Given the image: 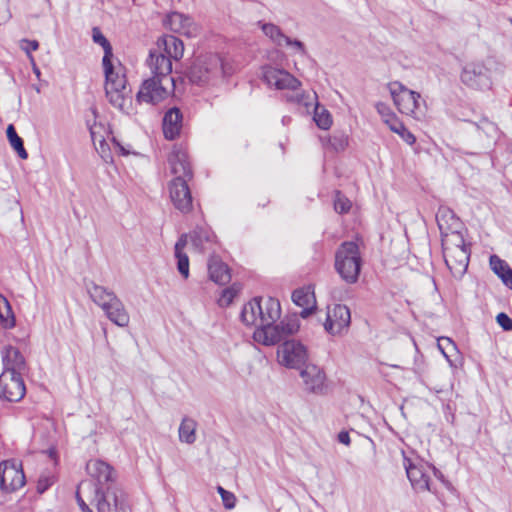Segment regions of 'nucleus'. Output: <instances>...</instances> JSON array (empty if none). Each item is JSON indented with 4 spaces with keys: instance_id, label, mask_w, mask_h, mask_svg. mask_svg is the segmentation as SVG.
Returning <instances> with one entry per match:
<instances>
[{
    "instance_id": "nucleus-1",
    "label": "nucleus",
    "mask_w": 512,
    "mask_h": 512,
    "mask_svg": "<svg viewBox=\"0 0 512 512\" xmlns=\"http://www.w3.org/2000/svg\"><path fill=\"white\" fill-rule=\"evenodd\" d=\"M231 73V67L224 63L220 55L209 53L195 58L189 69L188 78L193 84L204 86L214 84Z\"/></svg>"
},
{
    "instance_id": "nucleus-2",
    "label": "nucleus",
    "mask_w": 512,
    "mask_h": 512,
    "mask_svg": "<svg viewBox=\"0 0 512 512\" xmlns=\"http://www.w3.org/2000/svg\"><path fill=\"white\" fill-rule=\"evenodd\" d=\"M102 69L105 78L104 90L108 102L124 112L126 96L130 92L126 86L127 79L124 66L120 61H114V64L102 67Z\"/></svg>"
},
{
    "instance_id": "nucleus-3",
    "label": "nucleus",
    "mask_w": 512,
    "mask_h": 512,
    "mask_svg": "<svg viewBox=\"0 0 512 512\" xmlns=\"http://www.w3.org/2000/svg\"><path fill=\"white\" fill-rule=\"evenodd\" d=\"M441 242L446 266L455 278L460 279L466 273L470 259V249L463 234H451Z\"/></svg>"
},
{
    "instance_id": "nucleus-4",
    "label": "nucleus",
    "mask_w": 512,
    "mask_h": 512,
    "mask_svg": "<svg viewBox=\"0 0 512 512\" xmlns=\"http://www.w3.org/2000/svg\"><path fill=\"white\" fill-rule=\"evenodd\" d=\"M335 270L347 284L358 281L362 259L358 245L353 241L343 242L335 253Z\"/></svg>"
},
{
    "instance_id": "nucleus-5",
    "label": "nucleus",
    "mask_w": 512,
    "mask_h": 512,
    "mask_svg": "<svg viewBox=\"0 0 512 512\" xmlns=\"http://www.w3.org/2000/svg\"><path fill=\"white\" fill-rule=\"evenodd\" d=\"M263 79L269 85L278 90H289L292 93L286 94V100L297 104H303L306 107L310 105L307 101L309 96L300 89L301 82L294 77L291 73L284 69L275 68L272 66L263 67Z\"/></svg>"
},
{
    "instance_id": "nucleus-6",
    "label": "nucleus",
    "mask_w": 512,
    "mask_h": 512,
    "mask_svg": "<svg viewBox=\"0 0 512 512\" xmlns=\"http://www.w3.org/2000/svg\"><path fill=\"white\" fill-rule=\"evenodd\" d=\"M387 88L400 113L412 116L417 120L425 116L426 102L421 99L418 92L408 89L399 81L388 83Z\"/></svg>"
},
{
    "instance_id": "nucleus-7",
    "label": "nucleus",
    "mask_w": 512,
    "mask_h": 512,
    "mask_svg": "<svg viewBox=\"0 0 512 512\" xmlns=\"http://www.w3.org/2000/svg\"><path fill=\"white\" fill-rule=\"evenodd\" d=\"M299 328V320L294 316L285 318L278 324H276V322L267 323V325L256 328L253 333V338L260 344L272 346L284 340L286 337L295 334Z\"/></svg>"
},
{
    "instance_id": "nucleus-8",
    "label": "nucleus",
    "mask_w": 512,
    "mask_h": 512,
    "mask_svg": "<svg viewBox=\"0 0 512 512\" xmlns=\"http://www.w3.org/2000/svg\"><path fill=\"white\" fill-rule=\"evenodd\" d=\"M98 306L104 311L107 318L119 327H126L130 317L122 301L112 291L98 286Z\"/></svg>"
},
{
    "instance_id": "nucleus-9",
    "label": "nucleus",
    "mask_w": 512,
    "mask_h": 512,
    "mask_svg": "<svg viewBox=\"0 0 512 512\" xmlns=\"http://www.w3.org/2000/svg\"><path fill=\"white\" fill-rule=\"evenodd\" d=\"M173 88L174 82H166L161 77L152 76L142 82L136 94V101L152 105L158 104L169 96Z\"/></svg>"
},
{
    "instance_id": "nucleus-10",
    "label": "nucleus",
    "mask_w": 512,
    "mask_h": 512,
    "mask_svg": "<svg viewBox=\"0 0 512 512\" xmlns=\"http://www.w3.org/2000/svg\"><path fill=\"white\" fill-rule=\"evenodd\" d=\"M277 357L281 365L300 369L306 363L308 356L304 345L296 340H288L278 347Z\"/></svg>"
},
{
    "instance_id": "nucleus-11",
    "label": "nucleus",
    "mask_w": 512,
    "mask_h": 512,
    "mask_svg": "<svg viewBox=\"0 0 512 512\" xmlns=\"http://www.w3.org/2000/svg\"><path fill=\"white\" fill-rule=\"evenodd\" d=\"M25 484V475L20 463L15 460L0 462V488L5 492H14Z\"/></svg>"
},
{
    "instance_id": "nucleus-12",
    "label": "nucleus",
    "mask_w": 512,
    "mask_h": 512,
    "mask_svg": "<svg viewBox=\"0 0 512 512\" xmlns=\"http://www.w3.org/2000/svg\"><path fill=\"white\" fill-rule=\"evenodd\" d=\"M26 393L22 375L3 371L0 374V398L9 402L20 401Z\"/></svg>"
},
{
    "instance_id": "nucleus-13",
    "label": "nucleus",
    "mask_w": 512,
    "mask_h": 512,
    "mask_svg": "<svg viewBox=\"0 0 512 512\" xmlns=\"http://www.w3.org/2000/svg\"><path fill=\"white\" fill-rule=\"evenodd\" d=\"M351 323L350 309L346 305L336 304L328 308L325 330L331 335H339L346 331Z\"/></svg>"
},
{
    "instance_id": "nucleus-14",
    "label": "nucleus",
    "mask_w": 512,
    "mask_h": 512,
    "mask_svg": "<svg viewBox=\"0 0 512 512\" xmlns=\"http://www.w3.org/2000/svg\"><path fill=\"white\" fill-rule=\"evenodd\" d=\"M187 182L188 179L175 177L169 184L171 202L182 213H188L192 210V195Z\"/></svg>"
},
{
    "instance_id": "nucleus-15",
    "label": "nucleus",
    "mask_w": 512,
    "mask_h": 512,
    "mask_svg": "<svg viewBox=\"0 0 512 512\" xmlns=\"http://www.w3.org/2000/svg\"><path fill=\"white\" fill-rule=\"evenodd\" d=\"M98 512H129L125 495L112 484L109 485L98 500Z\"/></svg>"
},
{
    "instance_id": "nucleus-16",
    "label": "nucleus",
    "mask_w": 512,
    "mask_h": 512,
    "mask_svg": "<svg viewBox=\"0 0 512 512\" xmlns=\"http://www.w3.org/2000/svg\"><path fill=\"white\" fill-rule=\"evenodd\" d=\"M404 466L406 469L407 477L415 491H431L430 477L427 473L428 470H430V467L421 463L414 464L408 458H404Z\"/></svg>"
},
{
    "instance_id": "nucleus-17",
    "label": "nucleus",
    "mask_w": 512,
    "mask_h": 512,
    "mask_svg": "<svg viewBox=\"0 0 512 512\" xmlns=\"http://www.w3.org/2000/svg\"><path fill=\"white\" fill-rule=\"evenodd\" d=\"M436 221L441 234V240L451 234H462V222L449 207L441 206L436 213Z\"/></svg>"
},
{
    "instance_id": "nucleus-18",
    "label": "nucleus",
    "mask_w": 512,
    "mask_h": 512,
    "mask_svg": "<svg viewBox=\"0 0 512 512\" xmlns=\"http://www.w3.org/2000/svg\"><path fill=\"white\" fill-rule=\"evenodd\" d=\"M148 65L154 77H161L166 82H174V79L170 76L172 72V59L166 57L158 49L150 51Z\"/></svg>"
},
{
    "instance_id": "nucleus-19",
    "label": "nucleus",
    "mask_w": 512,
    "mask_h": 512,
    "mask_svg": "<svg viewBox=\"0 0 512 512\" xmlns=\"http://www.w3.org/2000/svg\"><path fill=\"white\" fill-rule=\"evenodd\" d=\"M300 376L303 380L305 389L313 393H322L325 389V373L316 365H305L301 370Z\"/></svg>"
},
{
    "instance_id": "nucleus-20",
    "label": "nucleus",
    "mask_w": 512,
    "mask_h": 512,
    "mask_svg": "<svg viewBox=\"0 0 512 512\" xmlns=\"http://www.w3.org/2000/svg\"><path fill=\"white\" fill-rule=\"evenodd\" d=\"M168 161L171 166V171L175 177L188 179V181L191 180L193 174L185 150L182 148H174L168 158Z\"/></svg>"
},
{
    "instance_id": "nucleus-21",
    "label": "nucleus",
    "mask_w": 512,
    "mask_h": 512,
    "mask_svg": "<svg viewBox=\"0 0 512 512\" xmlns=\"http://www.w3.org/2000/svg\"><path fill=\"white\" fill-rule=\"evenodd\" d=\"M77 503L82 512H93L89 505L96 501V482L93 478L79 483L76 491Z\"/></svg>"
},
{
    "instance_id": "nucleus-22",
    "label": "nucleus",
    "mask_w": 512,
    "mask_h": 512,
    "mask_svg": "<svg viewBox=\"0 0 512 512\" xmlns=\"http://www.w3.org/2000/svg\"><path fill=\"white\" fill-rule=\"evenodd\" d=\"M292 301L302 307L300 316L307 318L316 310V298L310 287L298 288L292 293Z\"/></svg>"
},
{
    "instance_id": "nucleus-23",
    "label": "nucleus",
    "mask_w": 512,
    "mask_h": 512,
    "mask_svg": "<svg viewBox=\"0 0 512 512\" xmlns=\"http://www.w3.org/2000/svg\"><path fill=\"white\" fill-rule=\"evenodd\" d=\"M157 49L172 60H180L184 54L182 40L173 35H163L157 40Z\"/></svg>"
},
{
    "instance_id": "nucleus-24",
    "label": "nucleus",
    "mask_w": 512,
    "mask_h": 512,
    "mask_svg": "<svg viewBox=\"0 0 512 512\" xmlns=\"http://www.w3.org/2000/svg\"><path fill=\"white\" fill-rule=\"evenodd\" d=\"M3 371L14 372L22 375L26 369V362L21 352L13 347L7 346L2 351Z\"/></svg>"
},
{
    "instance_id": "nucleus-25",
    "label": "nucleus",
    "mask_w": 512,
    "mask_h": 512,
    "mask_svg": "<svg viewBox=\"0 0 512 512\" xmlns=\"http://www.w3.org/2000/svg\"><path fill=\"white\" fill-rule=\"evenodd\" d=\"M182 127V113L177 107L170 108L163 117V133L166 139H175Z\"/></svg>"
},
{
    "instance_id": "nucleus-26",
    "label": "nucleus",
    "mask_w": 512,
    "mask_h": 512,
    "mask_svg": "<svg viewBox=\"0 0 512 512\" xmlns=\"http://www.w3.org/2000/svg\"><path fill=\"white\" fill-rule=\"evenodd\" d=\"M164 25L171 31L190 35L193 30L192 19L180 12H172L168 14L164 20Z\"/></svg>"
},
{
    "instance_id": "nucleus-27",
    "label": "nucleus",
    "mask_w": 512,
    "mask_h": 512,
    "mask_svg": "<svg viewBox=\"0 0 512 512\" xmlns=\"http://www.w3.org/2000/svg\"><path fill=\"white\" fill-rule=\"evenodd\" d=\"M261 314L259 315L258 327L275 323L281 316V306L277 299L268 298L261 302Z\"/></svg>"
},
{
    "instance_id": "nucleus-28",
    "label": "nucleus",
    "mask_w": 512,
    "mask_h": 512,
    "mask_svg": "<svg viewBox=\"0 0 512 512\" xmlns=\"http://www.w3.org/2000/svg\"><path fill=\"white\" fill-rule=\"evenodd\" d=\"M208 272L210 279L219 285H225L231 280V274L228 266L218 257L210 258L208 263Z\"/></svg>"
},
{
    "instance_id": "nucleus-29",
    "label": "nucleus",
    "mask_w": 512,
    "mask_h": 512,
    "mask_svg": "<svg viewBox=\"0 0 512 512\" xmlns=\"http://www.w3.org/2000/svg\"><path fill=\"white\" fill-rule=\"evenodd\" d=\"M485 80L486 75L483 73V67L479 65H468L461 73V81L471 88H481Z\"/></svg>"
},
{
    "instance_id": "nucleus-30",
    "label": "nucleus",
    "mask_w": 512,
    "mask_h": 512,
    "mask_svg": "<svg viewBox=\"0 0 512 512\" xmlns=\"http://www.w3.org/2000/svg\"><path fill=\"white\" fill-rule=\"evenodd\" d=\"M260 312L261 298H254L244 305L241 312V320L246 325H254L258 328Z\"/></svg>"
},
{
    "instance_id": "nucleus-31",
    "label": "nucleus",
    "mask_w": 512,
    "mask_h": 512,
    "mask_svg": "<svg viewBox=\"0 0 512 512\" xmlns=\"http://www.w3.org/2000/svg\"><path fill=\"white\" fill-rule=\"evenodd\" d=\"M213 237L214 235L212 231L205 227H196L190 233V240L192 245L199 252H203L205 250V244L211 242Z\"/></svg>"
},
{
    "instance_id": "nucleus-32",
    "label": "nucleus",
    "mask_w": 512,
    "mask_h": 512,
    "mask_svg": "<svg viewBox=\"0 0 512 512\" xmlns=\"http://www.w3.org/2000/svg\"><path fill=\"white\" fill-rule=\"evenodd\" d=\"M259 25L261 27L262 32L265 34L266 37H268L273 44H275L278 47H283L287 37L279 26L273 24V23H262L259 22Z\"/></svg>"
},
{
    "instance_id": "nucleus-33",
    "label": "nucleus",
    "mask_w": 512,
    "mask_h": 512,
    "mask_svg": "<svg viewBox=\"0 0 512 512\" xmlns=\"http://www.w3.org/2000/svg\"><path fill=\"white\" fill-rule=\"evenodd\" d=\"M197 423L194 419L183 418L179 427V440L187 444H193L196 441Z\"/></svg>"
},
{
    "instance_id": "nucleus-34",
    "label": "nucleus",
    "mask_w": 512,
    "mask_h": 512,
    "mask_svg": "<svg viewBox=\"0 0 512 512\" xmlns=\"http://www.w3.org/2000/svg\"><path fill=\"white\" fill-rule=\"evenodd\" d=\"M6 135L10 146L16 151L19 158L26 160L28 158V153L24 147L23 140L18 136L12 124L8 125Z\"/></svg>"
},
{
    "instance_id": "nucleus-35",
    "label": "nucleus",
    "mask_w": 512,
    "mask_h": 512,
    "mask_svg": "<svg viewBox=\"0 0 512 512\" xmlns=\"http://www.w3.org/2000/svg\"><path fill=\"white\" fill-rule=\"evenodd\" d=\"M0 324L3 328L14 327L15 318L8 300L0 294Z\"/></svg>"
},
{
    "instance_id": "nucleus-36",
    "label": "nucleus",
    "mask_w": 512,
    "mask_h": 512,
    "mask_svg": "<svg viewBox=\"0 0 512 512\" xmlns=\"http://www.w3.org/2000/svg\"><path fill=\"white\" fill-rule=\"evenodd\" d=\"M98 46L103 49L102 67L114 64V61H119L113 54V48L109 40L98 31Z\"/></svg>"
},
{
    "instance_id": "nucleus-37",
    "label": "nucleus",
    "mask_w": 512,
    "mask_h": 512,
    "mask_svg": "<svg viewBox=\"0 0 512 512\" xmlns=\"http://www.w3.org/2000/svg\"><path fill=\"white\" fill-rule=\"evenodd\" d=\"M313 119L316 125L323 130L329 129L332 125L331 114L326 108L321 107L317 102L315 103Z\"/></svg>"
},
{
    "instance_id": "nucleus-38",
    "label": "nucleus",
    "mask_w": 512,
    "mask_h": 512,
    "mask_svg": "<svg viewBox=\"0 0 512 512\" xmlns=\"http://www.w3.org/2000/svg\"><path fill=\"white\" fill-rule=\"evenodd\" d=\"M105 480L113 483L116 479V472L108 463L98 460V483Z\"/></svg>"
},
{
    "instance_id": "nucleus-39",
    "label": "nucleus",
    "mask_w": 512,
    "mask_h": 512,
    "mask_svg": "<svg viewBox=\"0 0 512 512\" xmlns=\"http://www.w3.org/2000/svg\"><path fill=\"white\" fill-rule=\"evenodd\" d=\"M351 208V202L339 191L335 194L334 209L337 213H347Z\"/></svg>"
},
{
    "instance_id": "nucleus-40",
    "label": "nucleus",
    "mask_w": 512,
    "mask_h": 512,
    "mask_svg": "<svg viewBox=\"0 0 512 512\" xmlns=\"http://www.w3.org/2000/svg\"><path fill=\"white\" fill-rule=\"evenodd\" d=\"M329 144L335 151H343L348 146V137L344 133L334 134L329 139Z\"/></svg>"
},
{
    "instance_id": "nucleus-41",
    "label": "nucleus",
    "mask_w": 512,
    "mask_h": 512,
    "mask_svg": "<svg viewBox=\"0 0 512 512\" xmlns=\"http://www.w3.org/2000/svg\"><path fill=\"white\" fill-rule=\"evenodd\" d=\"M490 268L491 270L500 277L501 274H503L507 268H509V265L499 258L497 255H491L489 260Z\"/></svg>"
},
{
    "instance_id": "nucleus-42",
    "label": "nucleus",
    "mask_w": 512,
    "mask_h": 512,
    "mask_svg": "<svg viewBox=\"0 0 512 512\" xmlns=\"http://www.w3.org/2000/svg\"><path fill=\"white\" fill-rule=\"evenodd\" d=\"M175 258L177 259V269L179 273L183 278L187 279L189 277V258L187 254L184 252L175 254Z\"/></svg>"
},
{
    "instance_id": "nucleus-43",
    "label": "nucleus",
    "mask_w": 512,
    "mask_h": 512,
    "mask_svg": "<svg viewBox=\"0 0 512 512\" xmlns=\"http://www.w3.org/2000/svg\"><path fill=\"white\" fill-rule=\"evenodd\" d=\"M237 290L233 287L226 288L222 291L220 298L218 299V303L222 307L229 306L234 297L236 296Z\"/></svg>"
},
{
    "instance_id": "nucleus-44",
    "label": "nucleus",
    "mask_w": 512,
    "mask_h": 512,
    "mask_svg": "<svg viewBox=\"0 0 512 512\" xmlns=\"http://www.w3.org/2000/svg\"><path fill=\"white\" fill-rule=\"evenodd\" d=\"M284 46L290 47L295 52H297L303 56L307 54L306 47H305L304 43L301 42L300 40L291 39L290 37H287V40H286Z\"/></svg>"
},
{
    "instance_id": "nucleus-45",
    "label": "nucleus",
    "mask_w": 512,
    "mask_h": 512,
    "mask_svg": "<svg viewBox=\"0 0 512 512\" xmlns=\"http://www.w3.org/2000/svg\"><path fill=\"white\" fill-rule=\"evenodd\" d=\"M20 48L26 52L30 59V56H32L31 52L36 51L39 48V43L36 40L23 39L20 42Z\"/></svg>"
},
{
    "instance_id": "nucleus-46",
    "label": "nucleus",
    "mask_w": 512,
    "mask_h": 512,
    "mask_svg": "<svg viewBox=\"0 0 512 512\" xmlns=\"http://www.w3.org/2000/svg\"><path fill=\"white\" fill-rule=\"evenodd\" d=\"M496 322L504 331L512 330V319L504 312L499 313L496 316Z\"/></svg>"
},
{
    "instance_id": "nucleus-47",
    "label": "nucleus",
    "mask_w": 512,
    "mask_h": 512,
    "mask_svg": "<svg viewBox=\"0 0 512 512\" xmlns=\"http://www.w3.org/2000/svg\"><path fill=\"white\" fill-rule=\"evenodd\" d=\"M394 133L399 132V130H403L404 124L399 120L396 114H393L391 117L384 121Z\"/></svg>"
},
{
    "instance_id": "nucleus-48",
    "label": "nucleus",
    "mask_w": 512,
    "mask_h": 512,
    "mask_svg": "<svg viewBox=\"0 0 512 512\" xmlns=\"http://www.w3.org/2000/svg\"><path fill=\"white\" fill-rule=\"evenodd\" d=\"M376 110L377 112L380 114V116L382 117L383 121H385L386 119H388L389 117H391L393 114H395L391 108L389 107L388 104L384 103V102H378L376 104Z\"/></svg>"
},
{
    "instance_id": "nucleus-49",
    "label": "nucleus",
    "mask_w": 512,
    "mask_h": 512,
    "mask_svg": "<svg viewBox=\"0 0 512 512\" xmlns=\"http://www.w3.org/2000/svg\"><path fill=\"white\" fill-rule=\"evenodd\" d=\"M438 347L442 351L443 355L448 359V354L445 349L455 350L456 346L451 339L443 337L438 340Z\"/></svg>"
},
{
    "instance_id": "nucleus-50",
    "label": "nucleus",
    "mask_w": 512,
    "mask_h": 512,
    "mask_svg": "<svg viewBox=\"0 0 512 512\" xmlns=\"http://www.w3.org/2000/svg\"><path fill=\"white\" fill-rule=\"evenodd\" d=\"M188 239H190V234L183 233L179 239L177 240L175 247H174V254L182 253L184 248L186 247L188 243Z\"/></svg>"
},
{
    "instance_id": "nucleus-51",
    "label": "nucleus",
    "mask_w": 512,
    "mask_h": 512,
    "mask_svg": "<svg viewBox=\"0 0 512 512\" xmlns=\"http://www.w3.org/2000/svg\"><path fill=\"white\" fill-rule=\"evenodd\" d=\"M10 18V10L8 0H0V24L6 22Z\"/></svg>"
},
{
    "instance_id": "nucleus-52",
    "label": "nucleus",
    "mask_w": 512,
    "mask_h": 512,
    "mask_svg": "<svg viewBox=\"0 0 512 512\" xmlns=\"http://www.w3.org/2000/svg\"><path fill=\"white\" fill-rule=\"evenodd\" d=\"M221 498L225 508L232 509L235 507L236 497L232 492L227 491Z\"/></svg>"
},
{
    "instance_id": "nucleus-53",
    "label": "nucleus",
    "mask_w": 512,
    "mask_h": 512,
    "mask_svg": "<svg viewBox=\"0 0 512 512\" xmlns=\"http://www.w3.org/2000/svg\"><path fill=\"white\" fill-rule=\"evenodd\" d=\"M100 147H101V156L106 161L109 162L112 160L110 146L107 142V140H101L100 141Z\"/></svg>"
},
{
    "instance_id": "nucleus-54",
    "label": "nucleus",
    "mask_w": 512,
    "mask_h": 512,
    "mask_svg": "<svg viewBox=\"0 0 512 512\" xmlns=\"http://www.w3.org/2000/svg\"><path fill=\"white\" fill-rule=\"evenodd\" d=\"M396 134L400 135L401 138L409 145L414 144L416 141L415 136L405 126H403V130H399Z\"/></svg>"
},
{
    "instance_id": "nucleus-55",
    "label": "nucleus",
    "mask_w": 512,
    "mask_h": 512,
    "mask_svg": "<svg viewBox=\"0 0 512 512\" xmlns=\"http://www.w3.org/2000/svg\"><path fill=\"white\" fill-rule=\"evenodd\" d=\"M499 278L505 286L512 290V269L510 267Z\"/></svg>"
},
{
    "instance_id": "nucleus-56",
    "label": "nucleus",
    "mask_w": 512,
    "mask_h": 512,
    "mask_svg": "<svg viewBox=\"0 0 512 512\" xmlns=\"http://www.w3.org/2000/svg\"><path fill=\"white\" fill-rule=\"evenodd\" d=\"M90 111H91L92 115L94 116V118H96V108H91ZM95 125H96V119H94L93 122H91L90 120H87V127L90 131L91 138H92L93 142H94V135H95V132H94Z\"/></svg>"
},
{
    "instance_id": "nucleus-57",
    "label": "nucleus",
    "mask_w": 512,
    "mask_h": 512,
    "mask_svg": "<svg viewBox=\"0 0 512 512\" xmlns=\"http://www.w3.org/2000/svg\"><path fill=\"white\" fill-rule=\"evenodd\" d=\"M338 440L340 443L344 444V445H349L350 444V436H349V433L346 432V431H341L339 434H338Z\"/></svg>"
},
{
    "instance_id": "nucleus-58",
    "label": "nucleus",
    "mask_w": 512,
    "mask_h": 512,
    "mask_svg": "<svg viewBox=\"0 0 512 512\" xmlns=\"http://www.w3.org/2000/svg\"><path fill=\"white\" fill-rule=\"evenodd\" d=\"M30 63L32 65V70H33L34 74L39 79L40 76H41V72H40V69L38 68V66L35 63V60H34L33 56H30Z\"/></svg>"
},
{
    "instance_id": "nucleus-59",
    "label": "nucleus",
    "mask_w": 512,
    "mask_h": 512,
    "mask_svg": "<svg viewBox=\"0 0 512 512\" xmlns=\"http://www.w3.org/2000/svg\"><path fill=\"white\" fill-rule=\"evenodd\" d=\"M111 141L113 142L114 146L121 151L122 154L125 155L128 153L127 151H125L124 147L120 146L119 143L116 142V140L113 136L111 137Z\"/></svg>"
},
{
    "instance_id": "nucleus-60",
    "label": "nucleus",
    "mask_w": 512,
    "mask_h": 512,
    "mask_svg": "<svg viewBox=\"0 0 512 512\" xmlns=\"http://www.w3.org/2000/svg\"><path fill=\"white\" fill-rule=\"evenodd\" d=\"M96 467V463H93V461H89L86 465L87 472L93 476L92 469Z\"/></svg>"
},
{
    "instance_id": "nucleus-61",
    "label": "nucleus",
    "mask_w": 512,
    "mask_h": 512,
    "mask_svg": "<svg viewBox=\"0 0 512 512\" xmlns=\"http://www.w3.org/2000/svg\"><path fill=\"white\" fill-rule=\"evenodd\" d=\"M217 491L218 493L220 494V496L222 497L225 493H227V490H225L222 486H218L217 487Z\"/></svg>"
},
{
    "instance_id": "nucleus-62",
    "label": "nucleus",
    "mask_w": 512,
    "mask_h": 512,
    "mask_svg": "<svg viewBox=\"0 0 512 512\" xmlns=\"http://www.w3.org/2000/svg\"><path fill=\"white\" fill-rule=\"evenodd\" d=\"M91 36H92V40L93 42L96 43V27H94L91 31Z\"/></svg>"
},
{
    "instance_id": "nucleus-63",
    "label": "nucleus",
    "mask_w": 512,
    "mask_h": 512,
    "mask_svg": "<svg viewBox=\"0 0 512 512\" xmlns=\"http://www.w3.org/2000/svg\"><path fill=\"white\" fill-rule=\"evenodd\" d=\"M436 393H441L444 391V388H440V389H435Z\"/></svg>"
},
{
    "instance_id": "nucleus-64",
    "label": "nucleus",
    "mask_w": 512,
    "mask_h": 512,
    "mask_svg": "<svg viewBox=\"0 0 512 512\" xmlns=\"http://www.w3.org/2000/svg\"><path fill=\"white\" fill-rule=\"evenodd\" d=\"M37 93H40V88L38 86L34 87Z\"/></svg>"
}]
</instances>
